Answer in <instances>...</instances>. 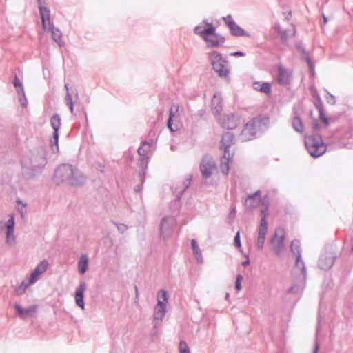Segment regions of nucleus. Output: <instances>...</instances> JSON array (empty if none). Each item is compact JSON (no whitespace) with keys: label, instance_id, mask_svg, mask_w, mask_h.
<instances>
[{"label":"nucleus","instance_id":"obj_4","mask_svg":"<svg viewBox=\"0 0 353 353\" xmlns=\"http://www.w3.org/2000/svg\"><path fill=\"white\" fill-rule=\"evenodd\" d=\"M305 145L310 154L314 157L322 155L326 150V147L320 137H306Z\"/></svg>","mask_w":353,"mask_h":353},{"label":"nucleus","instance_id":"obj_42","mask_svg":"<svg viewBox=\"0 0 353 353\" xmlns=\"http://www.w3.org/2000/svg\"><path fill=\"white\" fill-rule=\"evenodd\" d=\"M230 55L234 56V57H236V56L242 57L244 55V54L241 52H236L231 53Z\"/></svg>","mask_w":353,"mask_h":353},{"label":"nucleus","instance_id":"obj_1","mask_svg":"<svg viewBox=\"0 0 353 353\" xmlns=\"http://www.w3.org/2000/svg\"><path fill=\"white\" fill-rule=\"evenodd\" d=\"M39 10L42 21V27L44 31L51 32L52 38L58 43L62 42V34L61 31L53 26L50 21V11L42 0H37Z\"/></svg>","mask_w":353,"mask_h":353},{"label":"nucleus","instance_id":"obj_16","mask_svg":"<svg viewBox=\"0 0 353 353\" xmlns=\"http://www.w3.org/2000/svg\"><path fill=\"white\" fill-rule=\"evenodd\" d=\"M86 290V284L85 283H80L75 292L76 304L81 309L84 308L83 294Z\"/></svg>","mask_w":353,"mask_h":353},{"label":"nucleus","instance_id":"obj_15","mask_svg":"<svg viewBox=\"0 0 353 353\" xmlns=\"http://www.w3.org/2000/svg\"><path fill=\"white\" fill-rule=\"evenodd\" d=\"M14 308L17 312L18 316H20L21 318L24 319L28 316H33L37 312V305H34L28 308L24 309L22 308L19 305H15Z\"/></svg>","mask_w":353,"mask_h":353},{"label":"nucleus","instance_id":"obj_43","mask_svg":"<svg viewBox=\"0 0 353 353\" xmlns=\"http://www.w3.org/2000/svg\"><path fill=\"white\" fill-rule=\"evenodd\" d=\"M265 89H266V94H268L270 91V85L268 83H266Z\"/></svg>","mask_w":353,"mask_h":353},{"label":"nucleus","instance_id":"obj_24","mask_svg":"<svg viewBox=\"0 0 353 353\" xmlns=\"http://www.w3.org/2000/svg\"><path fill=\"white\" fill-rule=\"evenodd\" d=\"M232 34L234 36H242V37H250V34L246 32L243 28L239 26L236 23L234 25V26L230 28Z\"/></svg>","mask_w":353,"mask_h":353},{"label":"nucleus","instance_id":"obj_13","mask_svg":"<svg viewBox=\"0 0 353 353\" xmlns=\"http://www.w3.org/2000/svg\"><path fill=\"white\" fill-rule=\"evenodd\" d=\"M219 122L221 126L224 128L234 129L238 125L239 119L233 114H230L224 115L223 117H221Z\"/></svg>","mask_w":353,"mask_h":353},{"label":"nucleus","instance_id":"obj_27","mask_svg":"<svg viewBox=\"0 0 353 353\" xmlns=\"http://www.w3.org/2000/svg\"><path fill=\"white\" fill-rule=\"evenodd\" d=\"M191 245H192V250L194 251V253L196 256V259L198 261L201 260V252L197 245L196 241L194 239L192 240Z\"/></svg>","mask_w":353,"mask_h":353},{"label":"nucleus","instance_id":"obj_28","mask_svg":"<svg viewBox=\"0 0 353 353\" xmlns=\"http://www.w3.org/2000/svg\"><path fill=\"white\" fill-rule=\"evenodd\" d=\"M32 284V283H30V279L26 283L22 282L21 284L16 289V294L17 295L23 294L26 292V288Z\"/></svg>","mask_w":353,"mask_h":353},{"label":"nucleus","instance_id":"obj_33","mask_svg":"<svg viewBox=\"0 0 353 353\" xmlns=\"http://www.w3.org/2000/svg\"><path fill=\"white\" fill-rule=\"evenodd\" d=\"M179 352L180 353H190V348L187 343L181 341L179 343Z\"/></svg>","mask_w":353,"mask_h":353},{"label":"nucleus","instance_id":"obj_17","mask_svg":"<svg viewBox=\"0 0 353 353\" xmlns=\"http://www.w3.org/2000/svg\"><path fill=\"white\" fill-rule=\"evenodd\" d=\"M278 72L277 81L281 85H287L290 83L291 80V74L288 70L285 69L282 66H279L278 68Z\"/></svg>","mask_w":353,"mask_h":353},{"label":"nucleus","instance_id":"obj_37","mask_svg":"<svg viewBox=\"0 0 353 353\" xmlns=\"http://www.w3.org/2000/svg\"><path fill=\"white\" fill-rule=\"evenodd\" d=\"M6 241L9 244H12L14 242V231L10 232V230H7L6 233Z\"/></svg>","mask_w":353,"mask_h":353},{"label":"nucleus","instance_id":"obj_34","mask_svg":"<svg viewBox=\"0 0 353 353\" xmlns=\"http://www.w3.org/2000/svg\"><path fill=\"white\" fill-rule=\"evenodd\" d=\"M14 216L11 214L10 216L9 220L7 221L6 228L7 230H10V232L12 231H14Z\"/></svg>","mask_w":353,"mask_h":353},{"label":"nucleus","instance_id":"obj_32","mask_svg":"<svg viewBox=\"0 0 353 353\" xmlns=\"http://www.w3.org/2000/svg\"><path fill=\"white\" fill-rule=\"evenodd\" d=\"M13 84L19 93L23 94L24 90H23V85L17 77H14V81H13Z\"/></svg>","mask_w":353,"mask_h":353},{"label":"nucleus","instance_id":"obj_8","mask_svg":"<svg viewBox=\"0 0 353 353\" xmlns=\"http://www.w3.org/2000/svg\"><path fill=\"white\" fill-rule=\"evenodd\" d=\"M261 128V123L259 121L254 119L246 123L242 130V136L244 139H250L255 136L256 132Z\"/></svg>","mask_w":353,"mask_h":353},{"label":"nucleus","instance_id":"obj_21","mask_svg":"<svg viewBox=\"0 0 353 353\" xmlns=\"http://www.w3.org/2000/svg\"><path fill=\"white\" fill-rule=\"evenodd\" d=\"M165 313V305H161V302L159 301L155 307L154 317V319L162 320Z\"/></svg>","mask_w":353,"mask_h":353},{"label":"nucleus","instance_id":"obj_38","mask_svg":"<svg viewBox=\"0 0 353 353\" xmlns=\"http://www.w3.org/2000/svg\"><path fill=\"white\" fill-rule=\"evenodd\" d=\"M319 119L325 124V126H327L329 125V120L323 110L320 111Z\"/></svg>","mask_w":353,"mask_h":353},{"label":"nucleus","instance_id":"obj_19","mask_svg":"<svg viewBox=\"0 0 353 353\" xmlns=\"http://www.w3.org/2000/svg\"><path fill=\"white\" fill-rule=\"evenodd\" d=\"M261 202V194L256 192L253 195L248 196L245 200V206L249 208L258 207Z\"/></svg>","mask_w":353,"mask_h":353},{"label":"nucleus","instance_id":"obj_25","mask_svg":"<svg viewBox=\"0 0 353 353\" xmlns=\"http://www.w3.org/2000/svg\"><path fill=\"white\" fill-rule=\"evenodd\" d=\"M292 125L294 130L299 132H302L304 130L303 124L302 123L301 119L296 117L293 119Z\"/></svg>","mask_w":353,"mask_h":353},{"label":"nucleus","instance_id":"obj_45","mask_svg":"<svg viewBox=\"0 0 353 353\" xmlns=\"http://www.w3.org/2000/svg\"><path fill=\"white\" fill-rule=\"evenodd\" d=\"M324 22L326 23L327 21V19L323 16Z\"/></svg>","mask_w":353,"mask_h":353},{"label":"nucleus","instance_id":"obj_6","mask_svg":"<svg viewBox=\"0 0 353 353\" xmlns=\"http://www.w3.org/2000/svg\"><path fill=\"white\" fill-rule=\"evenodd\" d=\"M181 111L178 104H172L169 111L168 128L171 132L179 130L181 126Z\"/></svg>","mask_w":353,"mask_h":353},{"label":"nucleus","instance_id":"obj_41","mask_svg":"<svg viewBox=\"0 0 353 353\" xmlns=\"http://www.w3.org/2000/svg\"><path fill=\"white\" fill-rule=\"evenodd\" d=\"M307 63L310 68V72L312 73V75H314V65L310 58H307Z\"/></svg>","mask_w":353,"mask_h":353},{"label":"nucleus","instance_id":"obj_5","mask_svg":"<svg viewBox=\"0 0 353 353\" xmlns=\"http://www.w3.org/2000/svg\"><path fill=\"white\" fill-rule=\"evenodd\" d=\"M209 58L213 69L220 77H227L229 70L227 66V61L222 57V55L214 51L209 55Z\"/></svg>","mask_w":353,"mask_h":353},{"label":"nucleus","instance_id":"obj_3","mask_svg":"<svg viewBox=\"0 0 353 353\" xmlns=\"http://www.w3.org/2000/svg\"><path fill=\"white\" fill-rule=\"evenodd\" d=\"M78 173L74 171L70 165H62L55 172V177L60 181H68L71 185L79 183L77 177Z\"/></svg>","mask_w":353,"mask_h":353},{"label":"nucleus","instance_id":"obj_10","mask_svg":"<svg viewBox=\"0 0 353 353\" xmlns=\"http://www.w3.org/2000/svg\"><path fill=\"white\" fill-rule=\"evenodd\" d=\"M278 34L283 39L292 37L294 34L295 30L292 24L285 22L283 24H279L275 27Z\"/></svg>","mask_w":353,"mask_h":353},{"label":"nucleus","instance_id":"obj_12","mask_svg":"<svg viewBox=\"0 0 353 353\" xmlns=\"http://www.w3.org/2000/svg\"><path fill=\"white\" fill-rule=\"evenodd\" d=\"M285 238V231L282 228H278L274 238L272 240V244L276 252H280L284 247L283 241Z\"/></svg>","mask_w":353,"mask_h":353},{"label":"nucleus","instance_id":"obj_30","mask_svg":"<svg viewBox=\"0 0 353 353\" xmlns=\"http://www.w3.org/2000/svg\"><path fill=\"white\" fill-rule=\"evenodd\" d=\"M157 301L161 302V305H166L168 303L167 293L165 290H161L158 294Z\"/></svg>","mask_w":353,"mask_h":353},{"label":"nucleus","instance_id":"obj_35","mask_svg":"<svg viewBox=\"0 0 353 353\" xmlns=\"http://www.w3.org/2000/svg\"><path fill=\"white\" fill-rule=\"evenodd\" d=\"M234 244L239 249V251H241V243L240 239V232L238 231L234 239Z\"/></svg>","mask_w":353,"mask_h":353},{"label":"nucleus","instance_id":"obj_9","mask_svg":"<svg viewBox=\"0 0 353 353\" xmlns=\"http://www.w3.org/2000/svg\"><path fill=\"white\" fill-rule=\"evenodd\" d=\"M50 125L54 130L53 136L50 141L51 145L52 147L54 145L57 150H58L59 130L61 125V118L57 114H54L50 118Z\"/></svg>","mask_w":353,"mask_h":353},{"label":"nucleus","instance_id":"obj_36","mask_svg":"<svg viewBox=\"0 0 353 353\" xmlns=\"http://www.w3.org/2000/svg\"><path fill=\"white\" fill-rule=\"evenodd\" d=\"M223 19L225 24L229 27V28H231V27L234 26V25L236 23L232 16L230 14L223 17Z\"/></svg>","mask_w":353,"mask_h":353},{"label":"nucleus","instance_id":"obj_20","mask_svg":"<svg viewBox=\"0 0 353 353\" xmlns=\"http://www.w3.org/2000/svg\"><path fill=\"white\" fill-rule=\"evenodd\" d=\"M265 243V216L261 218V225L257 239V245L262 249Z\"/></svg>","mask_w":353,"mask_h":353},{"label":"nucleus","instance_id":"obj_39","mask_svg":"<svg viewBox=\"0 0 353 353\" xmlns=\"http://www.w3.org/2000/svg\"><path fill=\"white\" fill-rule=\"evenodd\" d=\"M254 89L256 90H260L261 92H265V83H259V82H253Z\"/></svg>","mask_w":353,"mask_h":353},{"label":"nucleus","instance_id":"obj_14","mask_svg":"<svg viewBox=\"0 0 353 353\" xmlns=\"http://www.w3.org/2000/svg\"><path fill=\"white\" fill-rule=\"evenodd\" d=\"M48 267V263L46 261H42L39 263L30 276V283H35L39 275L47 270Z\"/></svg>","mask_w":353,"mask_h":353},{"label":"nucleus","instance_id":"obj_11","mask_svg":"<svg viewBox=\"0 0 353 353\" xmlns=\"http://www.w3.org/2000/svg\"><path fill=\"white\" fill-rule=\"evenodd\" d=\"M234 153L230 151L223 152L220 160V169L223 174H228L230 171V165L232 163Z\"/></svg>","mask_w":353,"mask_h":353},{"label":"nucleus","instance_id":"obj_40","mask_svg":"<svg viewBox=\"0 0 353 353\" xmlns=\"http://www.w3.org/2000/svg\"><path fill=\"white\" fill-rule=\"evenodd\" d=\"M243 280V276L241 274H239L236 277V281L235 283V288L237 291H240L241 290V281Z\"/></svg>","mask_w":353,"mask_h":353},{"label":"nucleus","instance_id":"obj_44","mask_svg":"<svg viewBox=\"0 0 353 353\" xmlns=\"http://www.w3.org/2000/svg\"><path fill=\"white\" fill-rule=\"evenodd\" d=\"M246 258H247L246 260L242 263V265L243 266L248 265L249 264V259H248V256H246Z\"/></svg>","mask_w":353,"mask_h":353},{"label":"nucleus","instance_id":"obj_7","mask_svg":"<svg viewBox=\"0 0 353 353\" xmlns=\"http://www.w3.org/2000/svg\"><path fill=\"white\" fill-rule=\"evenodd\" d=\"M216 164L210 157H205L200 164V170L203 177L208 178L216 171Z\"/></svg>","mask_w":353,"mask_h":353},{"label":"nucleus","instance_id":"obj_29","mask_svg":"<svg viewBox=\"0 0 353 353\" xmlns=\"http://www.w3.org/2000/svg\"><path fill=\"white\" fill-rule=\"evenodd\" d=\"M295 267L299 268L303 274H305V265L303 261L301 260V254L296 256Z\"/></svg>","mask_w":353,"mask_h":353},{"label":"nucleus","instance_id":"obj_47","mask_svg":"<svg viewBox=\"0 0 353 353\" xmlns=\"http://www.w3.org/2000/svg\"><path fill=\"white\" fill-rule=\"evenodd\" d=\"M318 128L317 125H315L314 128Z\"/></svg>","mask_w":353,"mask_h":353},{"label":"nucleus","instance_id":"obj_26","mask_svg":"<svg viewBox=\"0 0 353 353\" xmlns=\"http://www.w3.org/2000/svg\"><path fill=\"white\" fill-rule=\"evenodd\" d=\"M150 150V145L149 143L144 142L139 148L138 153L141 157H145L147 155V154L149 152Z\"/></svg>","mask_w":353,"mask_h":353},{"label":"nucleus","instance_id":"obj_31","mask_svg":"<svg viewBox=\"0 0 353 353\" xmlns=\"http://www.w3.org/2000/svg\"><path fill=\"white\" fill-rule=\"evenodd\" d=\"M291 250L292 252L296 254V255H299V254H301L300 252H301V250H300V243L299 241H296V240H294L291 243Z\"/></svg>","mask_w":353,"mask_h":353},{"label":"nucleus","instance_id":"obj_22","mask_svg":"<svg viewBox=\"0 0 353 353\" xmlns=\"http://www.w3.org/2000/svg\"><path fill=\"white\" fill-rule=\"evenodd\" d=\"M222 99L217 95H214L212 99V110L215 114H219L222 111Z\"/></svg>","mask_w":353,"mask_h":353},{"label":"nucleus","instance_id":"obj_18","mask_svg":"<svg viewBox=\"0 0 353 353\" xmlns=\"http://www.w3.org/2000/svg\"><path fill=\"white\" fill-rule=\"evenodd\" d=\"M234 143V136L231 132H226L223 134L221 141V149L223 150V152L230 151V148Z\"/></svg>","mask_w":353,"mask_h":353},{"label":"nucleus","instance_id":"obj_46","mask_svg":"<svg viewBox=\"0 0 353 353\" xmlns=\"http://www.w3.org/2000/svg\"><path fill=\"white\" fill-rule=\"evenodd\" d=\"M292 290H293V288H291L290 289V292H292Z\"/></svg>","mask_w":353,"mask_h":353},{"label":"nucleus","instance_id":"obj_23","mask_svg":"<svg viewBox=\"0 0 353 353\" xmlns=\"http://www.w3.org/2000/svg\"><path fill=\"white\" fill-rule=\"evenodd\" d=\"M88 268V258L87 255L82 254L78 263V268L81 274H85Z\"/></svg>","mask_w":353,"mask_h":353},{"label":"nucleus","instance_id":"obj_2","mask_svg":"<svg viewBox=\"0 0 353 353\" xmlns=\"http://www.w3.org/2000/svg\"><path fill=\"white\" fill-rule=\"evenodd\" d=\"M194 32L203 37L209 47H217L222 45L225 39L223 37L217 34L215 32V28L210 23H206L204 26H197Z\"/></svg>","mask_w":353,"mask_h":353}]
</instances>
